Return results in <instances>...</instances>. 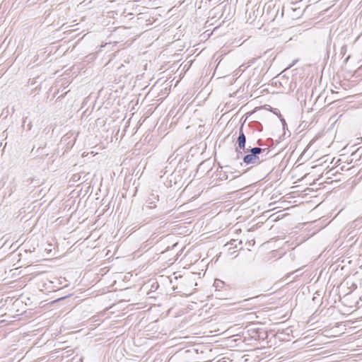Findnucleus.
Returning a JSON list of instances; mask_svg holds the SVG:
<instances>
[{"instance_id":"nucleus-1","label":"nucleus","mask_w":362,"mask_h":362,"mask_svg":"<svg viewBox=\"0 0 362 362\" xmlns=\"http://www.w3.org/2000/svg\"><path fill=\"white\" fill-rule=\"evenodd\" d=\"M246 144V136L243 133V127L240 129L239 136L237 139L236 144L237 147L235 151L238 153L237 158H240V156L243 154L242 150L245 151Z\"/></svg>"},{"instance_id":"nucleus-2","label":"nucleus","mask_w":362,"mask_h":362,"mask_svg":"<svg viewBox=\"0 0 362 362\" xmlns=\"http://www.w3.org/2000/svg\"><path fill=\"white\" fill-rule=\"evenodd\" d=\"M243 160L246 165H256L263 161L264 158L262 156H257L252 154L251 152H249L248 154L243 157Z\"/></svg>"},{"instance_id":"nucleus-3","label":"nucleus","mask_w":362,"mask_h":362,"mask_svg":"<svg viewBox=\"0 0 362 362\" xmlns=\"http://www.w3.org/2000/svg\"><path fill=\"white\" fill-rule=\"evenodd\" d=\"M247 151L249 152H251L252 154L257 156H260V155L264 153L266 149H264V148H259V147H255V148H252L251 149H247Z\"/></svg>"},{"instance_id":"nucleus-4","label":"nucleus","mask_w":362,"mask_h":362,"mask_svg":"<svg viewBox=\"0 0 362 362\" xmlns=\"http://www.w3.org/2000/svg\"><path fill=\"white\" fill-rule=\"evenodd\" d=\"M241 243H242L241 240L238 241V240L233 239L229 243H228L226 245V246L230 245L229 249L237 248L238 247V245H240Z\"/></svg>"},{"instance_id":"nucleus-5","label":"nucleus","mask_w":362,"mask_h":362,"mask_svg":"<svg viewBox=\"0 0 362 362\" xmlns=\"http://www.w3.org/2000/svg\"><path fill=\"white\" fill-rule=\"evenodd\" d=\"M27 119L28 118L25 117L23 121V124H22V128L23 129H26L27 131H29L32 128V122L31 121H29L28 123H27Z\"/></svg>"},{"instance_id":"nucleus-6","label":"nucleus","mask_w":362,"mask_h":362,"mask_svg":"<svg viewBox=\"0 0 362 362\" xmlns=\"http://www.w3.org/2000/svg\"><path fill=\"white\" fill-rule=\"evenodd\" d=\"M347 51V46L343 45L340 49V54L341 55V57H344Z\"/></svg>"},{"instance_id":"nucleus-7","label":"nucleus","mask_w":362,"mask_h":362,"mask_svg":"<svg viewBox=\"0 0 362 362\" xmlns=\"http://www.w3.org/2000/svg\"><path fill=\"white\" fill-rule=\"evenodd\" d=\"M249 300L248 299H245L243 300V301L240 302V303H242L243 305H245Z\"/></svg>"},{"instance_id":"nucleus-8","label":"nucleus","mask_w":362,"mask_h":362,"mask_svg":"<svg viewBox=\"0 0 362 362\" xmlns=\"http://www.w3.org/2000/svg\"><path fill=\"white\" fill-rule=\"evenodd\" d=\"M149 204H150V206H149L150 208H155L156 207L155 204L152 205L153 204V202H149Z\"/></svg>"},{"instance_id":"nucleus-9","label":"nucleus","mask_w":362,"mask_h":362,"mask_svg":"<svg viewBox=\"0 0 362 362\" xmlns=\"http://www.w3.org/2000/svg\"><path fill=\"white\" fill-rule=\"evenodd\" d=\"M153 197V199L158 200V195L154 196V194L151 195Z\"/></svg>"},{"instance_id":"nucleus-10","label":"nucleus","mask_w":362,"mask_h":362,"mask_svg":"<svg viewBox=\"0 0 362 362\" xmlns=\"http://www.w3.org/2000/svg\"><path fill=\"white\" fill-rule=\"evenodd\" d=\"M350 58V56H348L345 59H344V62L346 63L349 60V59Z\"/></svg>"}]
</instances>
